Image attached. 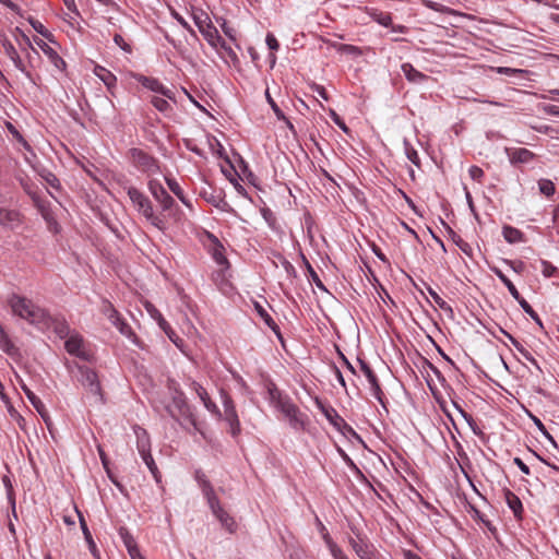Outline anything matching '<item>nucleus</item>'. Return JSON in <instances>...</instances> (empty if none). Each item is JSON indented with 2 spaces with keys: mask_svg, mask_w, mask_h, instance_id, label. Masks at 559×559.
Listing matches in <instances>:
<instances>
[{
  "mask_svg": "<svg viewBox=\"0 0 559 559\" xmlns=\"http://www.w3.org/2000/svg\"><path fill=\"white\" fill-rule=\"evenodd\" d=\"M167 389L171 393L173 401L171 405L165 406L167 414L176 421H179V416H181L183 420L193 426L194 429L199 430L192 407L188 403V399L185 392L181 390L179 383L174 379H168Z\"/></svg>",
  "mask_w": 559,
  "mask_h": 559,
  "instance_id": "nucleus-1",
  "label": "nucleus"
},
{
  "mask_svg": "<svg viewBox=\"0 0 559 559\" xmlns=\"http://www.w3.org/2000/svg\"><path fill=\"white\" fill-rule=\"evenodd\" d=\"M123 189L136 212L157 229L165 230V221L159 215L155 214L153 203L150 198L133 186H124Z\"/></svg>",
  "mask_w": 559,
  "mask_h": 559,
  "instance_id": "nucleus-2",
  "label": "nucleus"
},
{
  "mask_svg": "<svg viewBox=\"0 0 559 559\" xmlns=\"http://www.w3.org/2000/svg\"><path fill=\"white\" fill-rule=\"evenodd\" d=\"M8 305L14 316L34 325L40 324L47 312L31 299L15 293L9 296Z\"/></svg>",
  "mask_w": 559,
  "mask_h": 559,
  "instance_id": "nucleus-3",
  "label": "nucleus"
},
{
  "mask_svg": "<svg viewBox=\"0 0 559 559\" xmlns=\"http://www.w3.org/2000/svg\"><path fill=\"white\" fill-rule=\"evenodd\" d=\"M313 402L318 409L324 415L326 420L338 432H341L346 438H353L360 442L361 444L366 445L360 435H358L357 431L346 423V420L337 413V411L332 405L324 403L318 396L314 397Z\"/></svg>",
  "mask_w": 559,
  "mask_h": 559,
  "instance_id": "nucleus-4",
  "label": "nucleus"
},
{
  "mask_svg": "<svg viewBox=\"0 0 559 559\" xmlns=\"http://www.w3.org/2000/svg\"><path fill=\"white\" fill-rule=\"evenodd\" d=\"M129 163L139 171L147 176L160 171L159 160L152 154L139 147H131L127 152Z\"/></svg>",
  "mask_w": 559,
  "mask_h": 559,
  "instance_id": "nucleus-5",
  "label": "nucleus"
},
{
  "mask_svg": "<svg viewBox=\"0 0 559 559\" xmlns=\"http://www.w3.org/2000/svg\"><path fill=\"white\" fill-rule=\"evenodd\" d=\"M74 367L79 371V382L95 397L99 404H105V395L97 372L84 365L74 362Z\"/></svg>",
  "mask_w": 559,
  "mask_h": 559,
  "instance_id": "nucleus-6",
  "label": "nucleus"
},
{
  "mask_svg": "<svg viewBox=\"0 0 559 559\" xmlns=\"http://www.w3.org/2000/svg\"><path fill=\"white\" fill-rule=\"evenodd\" d=\"M280 411L289 423V426L295 430H304L308 421V416L301 413L299 407L288 396L284 399V402L276 408Z\"/></svg>",
  "mask_w": 559,
  "mask_h": 559,
  "instance_id": "nucleus-7",
  "label": "nucleus"
},
{
  "mask_svg": "<svg viewBox=\"0 0 559 559\" xmlns=\"http://www.w3.org/2000/svg\"><path fill=\"white\" fill-rule=\"evenodd\" d=\"M352 532L356 535L357 539L349 537L348 543L359 559H373L380 556L366 535H362L361 532L355 527H352Z\"/></svg>",
  "mask_w": 559,
  "mask_h": 559,
  "instance_id": "nucleus-8",
  "label": "nucleus"
},
{
  "mask_svg": "<svg viewBox=\"0 0 559 559\" xmlns=\"http://www.w3.org/2000/svg\"><path fill=\"white\" fill-rule=\"evenodd\" d=\"M222 403L224 406V419L229 425V432L233 438H237L241 432L240 420L231 396L224 390L221 391Z\"/></svg>",
  "mask_w": 559,
  "mask_h": 559,
  "instance_id": "nucleus-9",
  "label": "nucleus"
},
{
  "mask_svg": "<svg viewBox=\"0 0 559 559\" xmlns=\"http://www.w3.org/2000/svg\"><path fill=\"white\" fill-rule=\"evenodd\" d=\"M193 21L206 41L211 46H215V39H221V35L213 25L209 14L200 10L198 13H193Z\"/></svg>",
  "mask_w": 559,
  "mask_h": 559,
  "instance_id": "nucleus-10",
  "label": "nucleus"
},
{
  "mask_svg": "<svg viewBox=\"0 0 559 559\" xmlns=\"http://www.w3.org/2000/svg\"><path fill=\"white\" fill-rule=\"evenodd\" d=\"M357 361L359 364L360 370L364 372L365 377L367 378L370 389L372 391V395L374 399L381 404V406L388 412L386 408V400L384 396V393L381 389L379 379L372 368L369 366V364L364 360L360 357H357Z\"/></svg>",
  "mask_w": 559,
  "mask_h": 559,
  "instance_id": "nucleus-11",
  "label": "nucleus"
},
{
  "mask_svg": "<svg viewBox=\"0 0 559 559\" xmlns=\"http://www.w3.org/2000/svg\"><path fill=\"white\" fill-rule=\"evenodd\" d=\"M147 189L152 197L160 204L164 212L170 211L176 204L175 199L166 191L159 180L150 179L147 182Z\"/></svg>",
  "mask_w": 559,
  "mask_h": 559,
  "instance_id": "nucleus-12",
  "label": "nucleus"
},
{
  "mask_svg": "<svg viewBox=\"0 0 559 559\" xmlns=\"http://www.w3.org/2000/svg\"><path fill=\"white\" fill-rule=\"evenodd\" d=\"M200 197L206 201L209 204L215 206L222 212L236 214V211L230 206V204L225 200V192L223 189H213L210 190L203 189L200 191Z\"/></svg>",
  "mask_w": 559,
  "mask_h": 559,
  "instance_id": "nucleus-13",
  "label": "nucleus"
},
{
  "mask_svg": "<svg viewBox=\"0 0 559 559\" xmlns=\"http://www.w3.org/2000/svg\"><path fill=\"white\" fill-rule=\"evenodd\" d=\"M34 206L46 222L48 230L52 234H59L61 231V226L52 211L51 203L47 200L36 198L34 199Z\"/></svg>",
  "mask_w": 559,
  "mask_h": 559,
  "instance_id": "nucleus-14",
  "label": "nucleus"
},
{
  "mask_svg": "<svg viewBox=\"0 0 559 559\" xmlns=\"http://www.w3.org/2000/svg\"><path fill=\"white\" fill-rule=\"evenodd\" d=\"M131 76L139 82L143 87L163 95L164 97L168 99L175 100V94L171 90L166 87L158 79L146 76L141 73H131Z\"/></svg>",
  "mask_w": 559,
  "mask_h": 559,
  "instance_id": "nucleus-15",
  "label": "nucleus"
},
{
  "mask_svg": "<svg viewBox=\"0 0 559 559\" xmlns=\"http://www.w3.org/2000/svg\"><path fill=\"white\" fill-rule=\"evenodd\" d=\"M0 43L3 46L5 55L11 59L15 68L20 70L33 84H36L32 73L26 70V67L23 63L17 50L5 34H0Z\"/></svg>",
  "mask_w": 559,
  "mask_h": 559,
  "instance_id": "nucleus-16",
  "label": "nucleus"
},
{
  "mask_svg": "<svg viewBox=\"0 0 559 559\" xmlns=\"http://www.w3.org/2000/svg\"><path fill=\"white\" fill-rule=\"evenodd\" d=\"M207 239L210 240L209 253L212 259L224 269H229L230 263L225 255V247L221 240L212 233H206Z\"/></svg>",
  "mask_w": 559,
  "mask_h": 559,
  "instance_id": "nucleus-17",
  "label": "nucleus"
},
{
  "mask_svg": "<svg viewBox=\"0 0 559 559\" xmlns=\"http://www.w3.org/2000/svg\"><path fill=\"white\" fill-rule=\"evenodd\" d=\"M23 392L25 393L26 397L33 405V407L37 411V413L40 415L41 419L44 420L47 429L49 432H52V420L49 416V413L45 406V404L41 402V400L26 385H21Z\"/></svg>",
  "mask_w": 559,
  "mask_h": 559,
  "instance_id": "nucleus-18",
  "label": "nucleus"
},
{
  "mask_svg": "<svg viewBox=\"0 0 559 559\" xmlns=\"http://www.w3.org/2000/svg\"><path fill=\"white\" fill-rule=\"evenodd\" d=\"M43 325H46L48 328H52L53 332L60 337V338H67L69 335H71V329L68 322L63 317L60 316H51L48 311L46 312L45 318H43L41 323Z\"/></svg>",
  "mask_w": 559,
  "mask_h": 559,
  "instance_id": "nucleus-19",
  "label": "nucleus"
},
{
  "mask_svg": "<svg viewBox=\"0 0 559 559\" xmlns=\"http://www.w3.org/2000/svg\"><path fill=\"white\" fill-rule=\"evenodd\" d=\"M108 307L110 308L112 314L110 316V318H116L114 322V324L118 328L119 332L127 336L134 345H136L138 347L140 348H143L142 346V342L140 341V338L136 336V334L132 331L131 326L120 318L119 316V312L114 308V306L109 302L108 304Z\"/></svg>",
  "mask_w": 559,
  "mask_h": 559,
  "instance_id": "nucleus-20",
  "label": "nucleus"
},
{
  "mask_svg": "<svg viewBox=\"0 0 559 559\" xmlns=\"http://www.w3.org/2000/svg\"><path fill=\"white\" fill-rule=\"evenodd\" d=\"M191 389L197 393L200 400L203 402L204 407L218 418H222V413L217 405L211 400L207 391L197 381H191Z\"/></svg>",
  "mask_w": 559,
  "mask_h": 559,
  "instance_id": "nucleus-21",
  "label": "nucleus"
},
{
  "mask_svg": "<svg viewBox=\"0 0 559 559\" xmlns=\"http://www.w3.org/2000/svg\"><path fill=\"white\" fill-rule=\"evenodd\" d=\"M503 497L515 520L522 521L524 516V507L521 499L509 488L503 489Z\"/></svg>",
  "mask_w": 559,
  "mask_h": 559,
  "instance_id": "nucleus-22",
  "label": "nucleus"
},
{
  "mask_svg": "<svg viewBox=\"0 0 559 559\" xmlns=\"http://www.w3.org/2000/svg\"><path fill=\"white\" fill-rule=\"evenodd\" d=\"M34 43L41 49V51L48 57L49 61L59 70H64L67 67L66 61L59 56V53L46 44L39 37H34Z\"/></svg>",
  "mask_w": 559,
  "mask_h": 559,
  "instance_id": "nucleus-23",
  "label": "nucleus"
},
{
  "mask_svg": "<svg viewBox=\"0 0 559 559\" xmlns=\"http://www.w3.org/2000/svg\"><path fill=\"white\" fill-rule=\"evenodd\" d=\"M75 509V512L78 514V518H79V522H80V526H81V530H82V533L84 535V539L87 544V547H88V550L92 554V556L96 559H100V554H99V550L97 549V546L93 539V536H92V533L87 526V523L82 514V512L78 509V507L75 506L74 507Z\"/></svg>",
  "mask_w": 559,
  "mask_h": 559,
  "instance_id": "nucleus-24",
  "label": "nucleus"
},
{
  "mask_svg": "<svg viewBox=\"0 0 559 559\" xmlns=\"http://www.w3.org/2000/svg\"><path fill=\"white\" fill-rule=\"evenodd\" d=\"M507 154L511 164H528L535 158V154L525 148H507Z\"/></svg>",
  "mask_w": 559,
  "mask_h": 559,
  "instance_id": "nucleus-25",
  "label": "nucleus"
},
{
  "mask_svg": "<svg viewBox=\"0 0 559 559\" xmlns=\"http://www.w3.org/2000/svg\"><path fill=\"white\" fill-rule=\"evenodd\" d=\"M439 221H440L441 225L443 226V228L445 229L447 234L449 235L450 239L460 248V250L464 254L472 257V254H473L472 246L468 242H466L465 240H463L462 237L459 234H456L444 219L439 217Z\"/></svg>",
  "mask_w": 559,
  "mask_h": 559,
  "instance_id": "nucleus-26",
  "label": "nucleus"
},
{
  "mask_svg": "<svg viewBox=\"0 0 559 559\" xmlns=\"http://www.w3.org/2000/svg\"><path fill=\"white\" fill-rule=\"evenodd\" d=\"M133 431L136 438V449L140 455L151 452V439L146 429L139 425L133 426Z\"/></svg>",
  "mask_w": 559,
  "mask_h": 559,
  "instance_id": "nucleus-27",
  "label": "nucleus"
},
{
  "mask_svg": "<svg viewBox=\"0 0 559 559\" xmlns=\"http://www.w3.org/2000/svg\"><path fill=\"white\" fill-rule=\"evenodd\" d=\"M95 75L105 84L108 92L115 96V88L117 85V76L106 68L102 66H96L94 69Z\"/></svg>",
  "mask_w": 559,
  "mask_h": 559,
  "instance_id": "nucleus-28",
  "label": "nucleus"
},
{
  "mask_svg": "<svg viewBox=\"0 0 559 559\" xmlns=\"http://www.w3.org/2000/svg\"><path fill=\"white\" fill-rule=\"evenodd\" d=\"M401 70L405 75L406 80L409 83L421 84L426 82L429 76L420 71H418L414 66L409 62H405L401 66Z\"/></svg>",
  "mask_w": 559,
  "mask_h": 559,
  "instance_id": "nucleus-29",
  "label": "nucleus"
},
{
  "mask_svg": "<svg viewBox=\"0 0 559 559\" xmlns=\"http://www.w3.org/2000/svg\"><path fill=\"white\" fill-rule=\"evenodd\" d=\"M500 332L510 341V343L515 347V349L523 356L524 359L530 361L533 366H535L538 370L540 367L537 360L533 357V355L508 331L500 328Z\"/></svg>",
  "mask_w": 559,
  "mask_h": 559,
  "instance_id": "nucleus-30",
  "label": "nucleus"
},
{
  "mask_svg": "<svg viewBox=\"0 0 559 559\" xmlns=\"http://www.w3.org/2000/svg\"><path fill=\"white\" fill-rule=\"evenodd\" d=\"M465 499V509L472 515V518L480 523H483L490 533L496 534L497 527L486 519L485 514L481 513L473 503H471L466 497Z\"/></svg>",
  "mask_w": 559,
  "mask_h": 559,
  "instance_id": "nucleus-31",
  "label": "nucleus"
},
{
  "mask_svg": "<svg viewBox=\"0 0 559 559\" xmlns=\"http://www.w3.org/2000/svg\"><path fill=\"white\" fill-rule=\"evenodd\" d=\"M19 223H21V214L19 211L0 207V226L13 228V226Z\"/></svg>",
  "mask_w": 559,
  "mask_h": 559,
  "instance_id": "nucleus-32",
  "label": "nucleus"
},
{
  "mask_svg": "<svg viewBox=\"0 0 559 559\" xmlns=\"http://www.w3.org/2000/svg\"><path fill=\"white\" fill-rule=\"evenodd\" d=\"M0 348L10 357H16L20 355V349L11 341L4 328L0 324Z\"/></svg>",
  "mask_w": 559,
  "mask_h": 559,
  "instance_id": "nucleus-33",
  "label": "nucleus"
},
{
  "mask_svg": "<svg viewBox=\"0 0 559 559\" xmlns=\"http://www.w3.org/2000/svg\"><path fill=\"white\" fill-rule=\"evenodd\" d=\"M118 534H119L123 545L126 546L130 557L140 551L133 535L130 533V531L127 527L120 526L118 530Z\"/></svg>",
  "mask_w": 559,
  "mask_h": 559,
  "instance_id": "nucleus-34",
  "label": "nucleus"
},
{
  "mask_svg": "<svg viewBox=\"0 0 559 559\" xmlns=\"http://www.w3.org/2000/svg\"><path fill=\"white\" fill-rule=\"evenodd\" d=\"M502 236L504 240L510 245L525 241L524 233L511 225H503Z\"/></svg>",
  "mask_w": 559,
  "mask_h": 559,
  "instance_id": "nucleus-35",
  "label": "nucleus"
},
{
  "mask_svg": "<svg viewBox=\"0 0 559 559\" xmlns=\"http://www.w3.org/2000/svg\"><path fill=\"white\" fill-rule=\"evenodd\" d=\"M266 391H267V399L270 401V403L275 407L277 408L281 403L284 402V399H287L288 395L284 394L278 388L277 385L270 381L267 384H266Z\"/></svg>",
  "mask_w": 559,
  "mask_h": 559,
  "instance_id": "nucleus-36",
  "label": "nucleus"
},
{
  "mask_svg": "<svg viewBox=\"0 0 559 559\" xmlns=\"http://www.w3.org/2000/svg\"><path fill=\"white\" fill-rule=\"evenodd\" d=\"M299 255L301 258V261L304 263V266L306 267V271L308 273L309 280L322 292H328L325 285L320 280L318 273L314 271L304 252L300 250Z\"/></svg>",
  "mask_w": 559,
  "mask_h": 559,
  "instance_id": "nucleus-37",
  "label": "nucleus"
},
{
  "mask_svg": "<svg viewBox=\"0 0 559 559\" xmlns=\"http://www.w3.org/2000/svg\"><path fill=\"white\" fill-rule=\"evenodd\" d=\"M165 182L169 190L180 200L187 207H191L190 200L185 195L183 190L177 180L173 177L165 176Z\"/></svg>",
  "mask_w": 559,
  "mask_h": 559,
  "instance_id": "nucleus-38",
  "label": "nucleus"
},
{
  "mask_svg": "<svg viewBox=\"0 0 559 559\" xmlns=\"http://www.w3.org/2000/svg\"><path fill=\"white\" fill-rule=\"evenodd\" d=\"M1 480H2V484H3L4 488H5L7 499H8V502L10 504V507H11L12 515L14 516V519H17L15 491H14L11 478L8 475H3Z\"/></svg>",
  "mask_w": 559,
  "mask_h": 559,
  "instance_id": "nucleus-39",
  "label": "nucleus"
},
{
  "mask_svg": "<svg viewBox=\"0 0 559 559\" xmlns=\"http://www.w3.org/2000/svg\"><path fill=\"white\" fill-rule=\"evenodd\" d=\"M82 346L83 337L79 333L69 335L64 342L66 350L72 356H75L82 349Z\"/></svg>",
  "mask_w": 559,
  "mask_h": 559,
  "instance_id": "nucleus-40",
  "label": "nucleus"
},
{
  "mask_svg": "<svg viewBox=\"0 0 559 559\" xmlns=\"http://www.w3.org/2000/svg\"><path fill=\"white\" fill-rule=\"evenodd\" d=\"M215 518L219 521L223 527H225L229 533H234L237 530V524L233 516L223 508L216 513H214Z\"/></svg>",
  "mask_w": 559,
  "mask_h": 559,
  "instance_id": "nucleus-41",
  "label": "nucleus"
},
{
  "mask_svg": "<svg viewBox=\"0 0 559 559\" xmlns=\"http://www.w3.org/2000/svg\"><path fill=\"white\" fill-rule=\"evenodd\" d=\"M404 152L407 159L414 164L417 168L421 167V162L418 155L417 150L412 145V143L405 138L403 140Z\"/></svg>",
  "mask_w": 559,
  "mask_h": 559,
  "instance_id": "nucleus-42",
  "label": "nucleus"
},
{
  "mask_svg": "<svg viewBox=\"0 0 559 559\" xmlns=\"http://www.w3.org/2000/svg\"><path fill=\"white\" fill-rule=\"evenodd\" d=\"M528 417L532 419L534 425L537 427V429L543 433V436L552 444L554 448L558 449V443L555 440V438L548 432L545 425L542 423V420L535 416L532 412H526Z\"/></svg>",
  "mask_w": 559,
  "mask_h": 559,
  "instance_id": "nucleus-43",
  "label": "nucleus"
},
{
  "mask_svg": "<svg viewBox=\"0 0 559 559\" xmlns=\"http://www.w3.org/2000/svg\"><path fill=\"white\" fill-rule=\"evenodd\" d=\"M424 285L427 288L428 294L431 296L433 301L438 305V307L443 310L444 312H448L451 317H453V309L452 307L444 301L435 289H432L428 284L424 282Z\"/></svg>",
  "mask_w": 559,
  "mask_h": 559,
  "instance_id": "nucleus-44",
  "label": "nucleus"
},
{
  "mask_svg": "<svg viewBox=\"0 0 559 559\" xmlns=\"http://www.w3.org/2000/svg\"><path fill=\"white\" fill-rule=\"evenodd\" d=\"M158 314V325L159 328L167 334L169 340L176 345L179 346L178 342H182V340L176 334V332L171 329L169 323L164 319L160 313Z\"/></svg>",
  "mask_w": 559,
  "mask_h": 559,
  "instance_id": "nucleus-45",
  "label": "nucleus"
},
{
  "mask_svg": "<svg viewBox=\"0 0 559 559\" xmlns=\"http://www.w3.org/2000/svg\"><path fill=\"white\" fill-rule=\"evenodd\" d=\"M204 498L206 499V502L209 504V508L211 509L212 513H216L221 509H223L218 497L216 496L214 488H211L210 491L205 490L202 492Z\"/></svg>",
  "mask_w": 559,
  "mask_h": 559,
  "instance_id": "nucleus-46",
  "label": "nucleus"
},
{
  "mask_svg": "<svg viewBox=\"0 0 559 559\" xmlns=\"http://www.w3.org/2000/svg\"><path fill=\"white\" fill-rule=\"evenodd\" d=\"M370 15L378 24L384 27H389L390 25H392V15L389 12H382L377 9H372Z\"/></svg>",
  "mask_w": 559,
  "mask_h": 559,
  "instance_id": "nucleus-47",
  "label": "nucleus"
},
{
  "mask_svg": "<svg viewBox=\"0 0 559 559\" xmlns=\"http://www.w3.org/2000/svg\"><path fill=\"white\" fill-rule=\"evenodd\" d=\"M27 22L32 25V27L40 34L43 37L53 43V35L36 19L33 16L27 17Z\"/></svg>",
  "mask_w": 559,
  "mask_h": 559,
  "instance_id": "nucleus-48",
  "label": "nucleus"
},
{
  "mask_svg": "<svg viewBox=\"0 0 559 559\" xmlns=\"http://www.w3.org/2000/svg\"><path fill=\"white\" fill-rule=\"evenodd\" d=\"M141 457H142L143 462L145 463V465L147 466V468L150 469L153 477L155 478V480L157 483H159L162 475H160L158 467L152 456V453L151 452L146 453L144 455H141Z\"/></svg>",
  "mask_w": 559,
  "mask_h": 559,
  "instance_id": "nucleus-49",
  "label": "nucleus"
},
{
  "mask_svg": "<svg viewBox=\"0 0 559 559\" xmlns=\"http://www.w3.org/2000/svg\"><path fill=\"white\" fill-rule=\"evenodd\" d=\"M520 305V307L522 308V310L528 314L534 321L535 323L542 329L544 330V324H543V321L542 319L539 318L538 313L532 308V306L525 300V299H522L520 302H518Z\"/></svg>",
  "mask_w": 559,
  "mask_h": 559,
  "instance_id": "nucleus-50",
  "label": "nucleus"
},
{
  "mask_svg": "<svg viewBox=\"0 0 559 559\" xmlns=\"http://www.w3.org/2000/svg\"><path fill=\"white\" fill-rule=\"evenodd\" d=\"M539 192L547 198L552 197L556 192L555 183L550 179L542 178L538 180Z\"/></svg>",
  "mask_w": 559,
  "mask_h": 559,
  "instance_id": "nucleus-51",
  "label": "nucleus"
},
{
  "mask_svg": "<svg viewBox=\"0 0 559 559\" xmlns=\"http://www.w3.org/2000/svg\"><path fill=\"white\" fill-rule=\"evenodd\" d=\"M254 310L270 329L276 326V322L273 320V318L269 314V312L264 309L262 305H260L259 302H254Z\"/></svg>",
  "mask_w": 559,
  "mask_h": 559,
  "instance_id": "nucleus-52",
  "label": "nucleus"
},
{
  "mask_svg": "<svg viewBox=\"0 0 559 559\" xmlns=\"http://www.w3.org/2000/svg\"><path fill=\"white\" fill-rule=\"evenodd\" d=\"M39 176L53 189H60V181L57 176L50 170L43 168L38 171Z\"/></svg>",
  "mask_w": 559,
  "mask_h": 559,
  "instance_id": "nucleus-53",
  "label": "nucleus"
},
{
  "mask_svg": "<svg viewBox=\"0 0 559 559\" xmlns=\"http://www.w3.org/2000/svg\"><path fill=\"white\" fill-rule=\"evenodd\" d=\"M151 104L162 114H168L173 110L171 105L165 98L158 96H153Z\"/></svg>",
  "mask_w": 559,
  "mask_h": 559,
  "instance_id": "nucleus-54",
  "label": "nucleus"
},
{
  "mask_svg": "<svg viewBox=\"0 0 559 559\" xmlns=\"http://www.w3.org/2000/svg\"><path fill=\"white\" fill-rule=\"evenodd\" d=\"M260 212H261L263 219L266 222L267 226L271 229L276 230L277 229V219H276L275 214L272 212V210L267 206H264L260 210Z\"/></svg>",
  "mask_w": 559,
  "mask_h": 559,
  "instance_id": "nucleus-55",
  "label": "nucleus"
},
{
  "mask_svg": "<svg viewBox=\"0 0 559 559\" xmlns=\"http://www.w3.org/2000/svg\"><path fill=\"white\" fill-rule=\"evenodd\" d=\"M273 255L280 261L288 276L297 277V271L295 266L285 258V255H283L281 252H275Z\"/></svg>",
  "mask_w": 559,
  "mask_h": 559,
  "instance_id": "nucleus-56",
  "label": "nucleus"
},
{
  "mask_svg": "<svg viewBox=\"0 0 559 559\" xmlns=\"http://www.w3.org/2000/svg\"><path fill=\"white\" fill-rule=\"evenodd\" d=\"M194 479L198 483L199 487L201 488L202 492L205 490L210 491V489L213 488L211 481L207 479L206 475L203 473L202 469L195 471Z\"/></svg>",
  "mask_w": 559,
  "mask_h": 559,
  "instance_id": "nucleus-57",
  "label": "nucleus"
},
{
  "mask_svg": "<svg viewBox=\"0 0 559 559\" xmlns=\"http://www.w3.org/2000/svg\"><path fill=\"white\" fill-rule=\"evenodd\" d=\"M218 46L226 52V55L231 59L234 63L238 62L237 53L229 45H227L226 40L222 36L221 39H215V46L213 47L216 48Z\"/></svg>",
  "mask_w": 559,
  "mask_h": 559,
  "instance_id": "nucleus-58",
  "label": "nucleus"
},
{
  "mask_svg": "<svg viewBox=\"0 0 559 559\" xmlns=\"http://www.w3.org/2000/svg\"><path fill=\"white\" fill-rule=\"evenodd\" d=\"M5 405H7L8 413L11 416V418L16 421V424L19 425V427L22 430H25L26 429L25 418L13 407V405L11 403L5 404Z\"/></svg>",
  "mask_w": 559,
  "mask_h": 559,
  "instance_id": "nucleus-59",
  "label": "nucleus"
},
{
  "mask_svg": "<svg viewBox=\"0 0 559 559\" xmlns=\"http://www.w3.org/2000/svg\"><path fill=\"white\" fill-rule=\"evenodd\" d=\"M317 522H318V527H319V532L322 536V539L324 540L326 547L329 548L330 551H332V545H337L331 537L330 533L328 532L326 527L324 526V524L317 518Z\"/></svg>",
  "mask_w": 559,
  "mask_h": 559,
  "instance_id": "nucleus-60",
  "label": "nucleus"
},
{
  "mask_svg": "<svg viewBox=\"0 0 559 559\" xmlns=\"http://www.w3.org/2000/svg\"><path fill=\"white\" fill-rule=\"evenodd\" d=\"M329 116L333 120V122L346 134L350 133V129L347 127L345 121L337 115V112L330 108L329 109Z\"/></svg>",
  "mask_w": 559,
  "mask_h": 559,
  "instance_id": "nucleus-61",
  "label": "nucleus"
},
{
  "mask_svg": "<svg viewBox=\"0 0 559 559\" xmlns=\"http://www.w3.org/2000/svg\"><path fill=\"white\" fill-rule=\"evenodd\" d=\"M7 129L9 130V132L12 134V136L20 143L22 144L26 150H29L31 146L28 144V142L25 140V138L21 134V132L11 123V122H8L7 123Z\"/></svg>",
  "mask_w": 559,
  "mask_h": 559,
  "instance_id": "nucleus-62",
  "label": "nucleus"
},
{
  "mask_svg": "<svg viewBox=\"0 0 559 559\" xmlns=\"http://www.w3.org/2000/svg\"><path fill=\"white\" fill-rule=\"evenodd\" d=\"M337 51L346 55L352 56H361L362 51L358 46L349 45V44H340L337 46Z\"/></svg>",
  "mask_w": 559,
  "mask_h": 559,
  "instance_id": "nucleus-63",
  "label": "nucleus"
},
{
  "mask_svg": "<svg viewBox=\"0 0 559 559\" xmlns=\"http://www.w3.org/2000/svg\"><path fill=\"white\" fill-rule=\"evenodd\" d=\"M265 98L269 105L271 106L275 117L277 119H286V116L284 111L280 108V106L276 104V102L272 98L269 90L265 91Z\"/></svg>",
  "mask_w": 559,
  "mask_h": 559,
  "instance_id": "nucleus-64",
  "label": "nucleus"
}]
</instances>
